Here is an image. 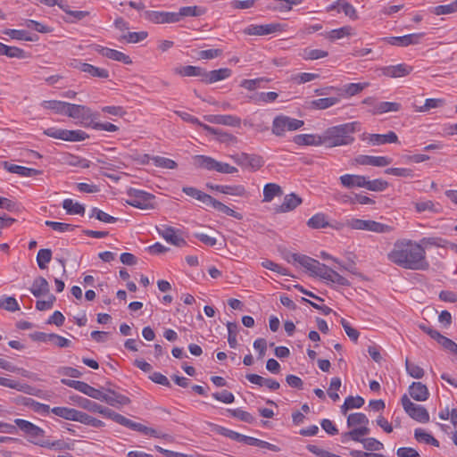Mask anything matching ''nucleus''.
Masks as SVG:
<instances>
[{
  "label": "nucleus",
  "instance_id": "f257e3e1",
  "mask_svg": "<svg viewBox=\"0 0 457 457\" xmlns=\"http://www.w3.org/2000/svg\"><path fill=\"white\" fill-rule=\"evenodd\" d=\"M387 259L406 270H428L429 269L424 247L411 239L395 241L393 249L387 253Z\"/></svg>",
  "mask_w": 457,
  "mask_h": 457
},
{
  "label": "nucleus",
  "instance_id": "f03ea898",
  "mask_svg": "<svg viewBox=\"0 0 457 457\" xmlns=\"http://www.w3.org/2000/svg\"><path fill=\"white\" fill-rule=\"evenodd\" d=\"M358 125L359 123L354 121L328 128L321 134L323 145L331 148L353 144V134L357 130Z\"/></svg>",
  "mask_w": 457,
  "mask_h": 457
},
{
  "label": "nucleus",
  "instance_id": "7ed1b4c3",
  "mask_svg": "<svg viewBox=\"0 0 457 457\" xmlns=\"http://www.w3.org/2000/svg\"><path fill=\"white\" fill-rule=\"evenodd\" d=\"M346 227L356 230H367L378 234H387L394 230V227L371 220L351 219L346 220Z\"/></svg>",
  "mask_w": 457,
  "mask_h": 457
},
{
  "label": "nucleus",
  "instance_id": "20e7f679",
  "mask_svg": "<svg viewBox=\"0 0 457 457\" xmlns=\"http://www.w3.org/2000/svg\"><path fill=\"white\" fill-rule=\"evenodd\" d=\"M195 163L198 168L207 170H215L222 174H233L237 172V169L226 162H218L212 157L206 155H195Z\"/></svg>",
  "mask_w": 457,
  "mask_h": 457
},
{
  "label": "nucleus",
  "instance_id": "39448f33",
  "mask_svg": "<svg viewBox=\"0 0 457 457\" xmlns=\"http://www.w3.org/2000/svg\"><path fill=\"white\" fill-rule=\"evenodd\" d=\"M303 120L294 119L286 115H278L272 122V133L278 137L285 135L286 131H294L303 126Z\"/></svg>",
  "mask_w": 457,
  "mask_h": 457
},
{
  "label": "nucleus",
  "instance_id": "423d86ee",
  "mask_svg": "<svg viewBox=\"0 0 457 457\" xmlns=\"http://www.w3.org/2000/svg\"><path fill=\"white\" fill-rule=\"evenodd\" d=\"M129 199L127 200L128 204L142 209H154V195L143 190L129 188L128 190Z\"/></svg>",
  "mask_w": 457,
  "mask_h": 457
},
{
  "label": "nucleus",
  "instance_id": "0eeeda50",
  "mask_svg": "<svg viewBox=\"0 0 457 457\" xmlns=\"http://www.w3.org/2000/svg\"><path fill=\"white\" fill-rule=\"evenodd\" d=\"M67 116L79 120L80 123L86 127H92L95 120L98 117V113L93 112L92 110L86 105L70 104Z\"/></svg>",
  "mask_w": 457,
  "mask_h": 457
},
{
  "label": "nucleus",
  "instance_id": "6e6552de",
  "mask_svg": "<svg viewBox=\"0 0 457 457\" xmlns=\"http://www.w3.org/2000/svg\"><path fill=\"white\" fill-rule=\"evenodd\" d=\"M401 403L403 410L411 419L421 423L429 421V414L426 408L412 403L406 395H403Z\"/></svg>",
  "mask_w": 457,
  "mask_h": 457
},
{
  "label": "nucleus",
  "instance_id": "1a4fd4ad",
  "mask_svg": "<svg viewBox=\"0 0 457 457\" xmlns=\"http://www.w3.org/2000/svg\"><path fill=\"white\" fill-rule=\"evenodd\" d=\"M230 157L237 165L252 170H257L264 164L262 157L257 154L241 153L233 154Z\"/></svg>",
  "mask_w": 457,
  "mask_h": 457
},
{
  "label": "nucleus",
  "instance_id": "9d476101",
  "mask_svg": "<svg viewBox=\"0 0 457 457\" xmlns=\"http://www.w3.org/2000/svg\"><path fill=\"white\" fill-rule=\"evenodd\" d=\"M287 25L282 23H270L263 25H250L244 29L245 35L263 36L286 30Z\"/></svg>",
  "mask_w": 457,
  "mask_h": 457
},
{
  "label": "nucleus",
  "instance_id": "9b49d317",
  "mask_svg": "<svg viewBox=\"0 0 457 457\" xmlns=\"http://www.w3.org/2000/svg\"><path fill=\"white\" fill-rule=\"evenodd\" d=\"M144 16L145 20L155 24L179 22L177 12H172L146 11Z\"/></svg>",
  "mask_w": 457,
  "mask_h": 457
},
{
  "label": "nucleus",
  "instance_id": "f8f14e48",
  "mask_svg": "<svg viewBox=\"0 0 457 457\" xmlns=\"http://www.w3.org/2000/svg\"><path fill=\"white\" fill-rule=\"evenodd\" d=\"M31 338L35 341L51 342L54 345L60 348L70 347L71 345V342L69 339L54 333L46 334L43 332H35L31 335Z\"/></svg>",
  "mask_w": 457,
  "mask_h": 457
},
{
  "label": "nucleus",
  "instance_id": "ddd939ff",
  "mask_svg": "<svg viewBox=\"0 0 457 457\" xmlns=\"http://www.w3.org/2000/svg\"><path fill=\"white\" fill-rule=\"evenodd\" d=\"M158 234L162 237L168 243L182 247L187 245V242L179 234V230L173 227L163 225L157 228Z\"/></svg>",
  "mask_w": 457,
  "mask_h": 457
},
{
  "label": "nucleus",
  "instance_id": "4468645a",
  "mask_svg": "<svg viewBox=\"0 0 457 457\" xmlns=\"http://www.w3.org/2000/svg\"><path fill=\"white\" fill-rule=\"evenodd\" d=\"M424 33H414L409 34L402 37H390L383 38V40L386 41L388 44L392 46H408L410 45H416L420 43V39L423 37Z\"/></svg>",
  "mask_w": 457,
  "mask_h": 457
},
{
  "label": "nucleus",
  "instance_id": "2eb2a0df",
  "mask_svg": "<svg viewBox=\"0 0 457 457\" xmlns=\"http://www.w3.org/2000/svg\"><path fill=\"white\" fill-rule=\"evenodd\" d=\"M355 163L360 165H370L376 167H385L392 162V159L386 156H371L360 154L354 159Z\"/></svg>",
  "mask_w": 457,
  "mask_h": 457
},
{
  "label": "nucleus",
  "instance_id": "dca6fc26",
  "mask_svg": "<svg viewBox=\"0 0 457 457\" xmlns=\"http://www.w3.org/2000/svg\"><path fill=\"white\" fill-rule=\"evenodd\" d=\"M108 393L103 392V397L100 401H104L111 406L120 407L130 403V399L126 395H120L113 390H107Z\"/></svg>",
  "mask_w": 457,
  "mask_h": 457
},
{
  "label": "nucleus",
  "instance_id": "f3484780",
  "mask_svg": "<svg viewBox=\"0 0 457 457\" xmlns=\"http://www.w3.org/2000/svg\"><path fill=\"white\" fill-rule=\"evenodd\" d=\"M412 71V67L405 63L397 65H390L382 69L383 75L389 78H401L409 75Z\"/></svg>",
  "mask_w": 457,
  "mask_h": 457
},
{
  "label": "nucleus",
  "instance_id": "a211bd4d",
  "mask_svg": "<svg viewBox=\"0 0 457 457\" xmlns=\"http://www.w3.org/2000/svg\"><path fill=\"white\" fill-rule=\"evenodd\" d=\"M96 50L99 54H101L103 56L107 57L109 59L118 61V62H122L125 64L132 63V60L130 59V57L120 51L111 49L108 47H104L101 46H96Z\"/></svg>",
  "mask_w": 457,
  "mask_h": 457
},
{
  "label": "nucleus",
  "instance_id": "6ab92c4d",
  "mask_svg": "<svg viewBox=\"0 0 457 457\" xmlns=\"http://www.w3.org/2000/svg\"><path fill=\"white\" fill-rule=\"evenodd\" d=\"M204 120L210 123L221 124L230 127H239L240 118L234 115H206Z\"/></svg>",
  "mask_w": 457,
  "mask_h": 457
},
{
  "label": "nucleus",
  "instance_id": "aec40b11",
  "mask_svg": "<svg viewBox=\"0 0 457 457\" xmlns=\"http://www.w3.org/2000/svg\"><path fill=\"white\" fill-rule=\"evenodd\" d=\"M207 187L212 190H216L225 195H230L235 196H246L247 192L244 186L234 185V186H223V185H206Z\"/></svg>",
  "mask_w": 457,
  "mask_h": 457
},
{
  "label": "nucleus",
  "instance_id": "412c9836",
  "mask_svg": "<svg viewBox=\"0 0 457 457\" xmlns=\"http://www.w3.org/2000/svg\"><path fill=\"white\" fill-rule=\"evenodd\" d=\"M408 391L411 397L418 402H424L428 400L429 396L427 386L421 382H412Z\"/></svg>",
  "mask_w": 457,
  "mask_h": 457
},
{
  "label": "nucleus",
  "instance_id": "4be33fe9",
  "mask_svg": "<svg viewBox=\"0 0 457 457\" xmlns=\"http://www.w3.org/2000/svg\"><path fill=\"white\" fill-rule=\"evenodd\" d=\"M232 74V71L228 68H221L219 70H213L211 71H206L204 74V79H202V81L207 84H212L220 80H223L227 78H229Z\"/></svg>",
  "mask_w": 457,
  "mask_h": 457
},
{
  "label": "nucleus",
  "instance_id": "5701e85b",
  "mask_svg": "<svg viewBox=\"0 0 457 457\" xmlns=\"http://www.w3.org/2000/svg\"><path fill=\"white\" fill-rule=\"evenodd\" d=\"M302 203H303V200L299 195H297L294 193L287 195L284 197V201H283L282 204L276 208V212L281 213V212H287L293 211L298 205H300Z\"/></svg>",
  "mask_w": 457,
  "mask_h": 457
},
{
  "label": "nucleus",
  "instance_id": "b1692460",
  "mask_svg": "<svg viewBox=\"0 0 457 457\" xmlns=\"http://www.w3.org/2000/svg\"><path fill=\"white\" fill-rule=\"evenodd\" d=\"M3 165L11 173L18 174L21 177H33L42 173L41 170L28 168L21 165L9 164L8 162H4Z\"/></svg>",
  "mask_w": 457,
  "mask_h": 457
},
{
  "label": "nucleus",
  "instance_id": "393cba45",
  "mask_svg": "<svg viewBox=\"0 0 457 457\" xmlns=\"http://www.w3.org/2000/svg\"><path fill=\"white\" fill-rule=\"evenodd\" d=\"M29 291L35 297L48 295L50 292L49 283L44 277L39 276L34 279Z\"/></svg>",
  "mask_w": 457,
  "mask_h": 457
},
{
  "label": "nucleus",
  "instance_id": "a878e982",
  "mask_svg": "<svg viewBox=\"0 0 457 457\" xmlns=\"http://www.w3.org/2000/svg\"><path fill=\"white\" fill-rule=\"evenodd\" d=\"M370 434V428L367 425L361 426L359 428H355L348 432H345L342 434V442L346 443L348 440H353L355 442H361L364 438L362 436Z\"/></svg>",
  "mask_w": 457,
  "mask_h": 457
},
{
  "label": "nucleus",
  "instance_id": "bb28decb",
  "mask_svg": "<svg viewBox=\"0 0 457 457\" xmlns=\"http://www.w3.org/2000/svg\"><path fill=\"white\" fill-rule=\"evenodd\" d=\"M100 411H98V413L104 415V417L108 418V419H111L113 421L126 427V428H130L131 425H132V420H129V419H127L126 417L122 416L121 414H119L117 412H115L114 411L107 408V407H104V406H100Z\"/></svg>",
  "mask_w": 457,
  "mask_h": 457
},
{
  "label": "nucleus",
  "instance_id": "cd10ccee",
  "mask_svg": "<svg viewBox=\"0 0 457 457\" xmlns=\"http://www.w3.org/2000/svg\"><path fill=\"white\" fill-rule=\"evenodd\" d=\"M245 378L249 382L260 386H265L270 390H278L280 386L278 381L271 378H265L257 374H247Z\"/></svg>",
  "mask_w": 457,
  "mask_h": 457
},
{
  "label": "nucleus",
  "instance_id": "c85d7f7f",
  "mask_svg": "<svg viewBox=\"0 0 457 457\" xmlns=\"http://www.w3.org/2000/svg\"><path fill=\"white\" fill-rule=\"evenodd\" d=\"M294 142L299 145H321L322 143V136L321 135H313V134H300L296 135L294 137Z\"/></svg>",
  "mask_w": 457,
  "mask_h": 457
},
{
  "label": "nucleus",
  "instance_id": "c756f323",
  "mask_svg": "<svg viewBox=\"0 0 457 457\" xmlns=\"http://www.w3.org/2000/svg\"><path fill=\"white\" fill-rule=\"evenodd\" d=\"M402 108L401 104L396 102H379L376 104L375 109H370L369 112L373 115H380L386 112H395Z\"/></svg>",
  "mask_w": 457,
  "mask_h": 457
},
{
  "label": "nucleus",
  "instance_id": "7c9ffc66",
  "mask_svg": "<svg viewBox=\"0 0 457 457\" xmlns=\"http://www.w3.org/2000/svg\"><path fill=\"white\" fill-rule=\"evenodd\" d=\"M204 129L211 134H214L217 136V139L220 143H225L228 145L236 144L237 142V138L232 134L224 132L219 129L212 128L209 125H204Z\"/></svg>",
  "mask_w": 457,
  "mask_h": 457
},
{
  "label": "nucleus",
  "instance_id": "2f4dec72",
  "mask_svg": "<svg viewBox=\"0 0 457 457\" xmlns=\"http://www.w3.org/2000/svg\"><path fill=\"white\" fill-rule=\"evenodd\" d=\"M370 142L374 145H384L386 143H396L398 137L394 131H390L387 134H370L369 136Z\"/></svg>",
  "mask_w": 457,
  "mask_h": 457
},
{
  "label": "nucleus",
  "instance_id": "473e14b6",
  "mask_svg": "<svg viewBox=\"0 0 457 457\" xmlns=\"http://www.w3.org/2000/svg\"><path fill=\"white\" fill-rule=\"evenodd\" d=\"M182 191L186 195H189V196H191V197H193V198H195L196 200H199L200 202H202L206 206H209L210 202L212 201V195H208V194H206V193H204V192H203V191H201V190H199V189H197L195 187H184L182 188Z\"/></svg>",
  "mask_w": 457,
  "mask_h": 457
},
{
  "label": "nucleus",
  "instance_id": "72a5a7b5",
  "mask_svg": "<svg viewBox=\"0 0 457 457\" xmlns=\"http://www.w3.org/2000/svg\"><path fill=\"white\" fill-rule=\"evenodd\" d=\"M341 184L347 188L363 187L364 176L345 174L340 177Z\"/></svg>",
  "mask_w": 457,
  "mask_h": 457
},
{
  "label": "nucleus",
  "instance_id": "f704fd0d",
  "mask_svg": "<svg viewBox=\"0 0 457 457\" xmlns=\"http://www.w3.org/2000/svg\"><path fill=\"white\" fill-rule=\"evenodd\" d=\"M41 105L45 109L51 110L57 114H66L67 115L68 106L70 105V103L57 101V100H49V101H43Z\"/></svg>",
  "mask_w": 457,
  "mask_h": 457
},
{
  "label": "nucleus",
  "instance_id": "c9c22d12",
  "mask_svg": "<svg viewBox=\"0 0 457 457\" xmlns=\"http://www.w3.org/2000/svg\"><path fill=\"white\" fill-rule=\"evenodd\" d=\"M206 12V9L201 6L194 5V6H184L179 8V11L177 12L179 16V21H181L184 17H198L202 16Z\"/></svg>",
  "mask_w": 457,
  "mask_h": 457
},
{
  "label": "nucleus",
  "instance_id": "e433bc0d",
  "mask_svg": "<svg viewBox=\"0 0 457 457\" xmlns=\"http://www.w3.org/2000/svg\"><path fill=\"white\" fill-rule=\"evenodd\" d=\"M50 411L62 419L77 421L79 411L67 407H54L50 408Z\"/></svg>",
  "mask_w": 457,
  "mask_h": 457
},
{
  "label": "nucleus",
  "instance_id": "4c0bfd02",
  "mask_svg": "<svg viewBox=\"0 0 457 457\" xmlns=\"http://www.w3.org/2000/svg\"><path fill=\"white\" fill-rule=\"evenodd\" d=\"M283 195L282 188L275 183H268L263 187V202H271L275 196Z\"/></svg>",
  "mask_w": 457,
  "mask_h": 457
},
{
  "label": "nucleus",
  "instance_id": "58836bf2",
  "mask_svg": "<svg viewBox=\"0 0 457 457\" xmlns=\"http://www.w3.org/2000/svg\"><path fill=\"white\" fill-rule=\"evenodd\" d=\"M79 70L83 72L89 74L92 77L107 79L109 77V72L105 69L96 67L89 63H80Z\"/></svg>",
  "mask_w": 457,
  "mask_h": 457
},
{
  "label": "nucleus",
  "instance_id": "ea45409f",
  "mask_svg": "<svg viewBox=\"0 0 457 457\" xmlns=\"http://www.w3.org/2000/svg\"><path fill=\"white\" fill-rule=\"evenodd\" d=\"M22 404L30 408L35 412L39 414H48L50 412V406L45 403H41L30 397H24L22 399Z\"/></svg>",
  "mask_w": 457,
  "mask_h": 457
},
{
  "label": "nucleus",
  "instance_id": "a19ab883",
  "mask_svg": "<svg viewBox=\"0 0 457 457\" xmlns=\"http://www.w3.org/2000/svg\"><path fill=\"white\" fill-rule=\"evenodd\" d=\"M340 102L339 96L319 98L311 102V106L317 110H325Z\"/></svg>",
  "mask_w": 457,
  "mask_h": 457
},
{
  "label": "nucleus",
  "instance_id": "79ce46f5",
  "mask_svg": "<svg viewBox=\"0 0 457 457\" xmlns=\"http://www.w3.org/2000/svg\"><path fill=\"white\" fill-rule=\"evenodd\" d=\"M418 244H420L426 250L428 246L445 248L448 246L449 241L439 237H422Z\"/></svg>",
  "mask_w": 457,
  "mask_h": 457
},
{
  "label": "nucleus",
  "instance_id": "37998d69",
  "mask_svg": "<svg viewBox=\"0 0 457 457\" xmlns=\"http://www.w3.org/2000/svg\"><path fill=\"white\" fill-rule=\"evenodd\" d=\"M322 279L329 281L331 283L337 284L339 286H344V287L350 286V282L348 281V279H346L345 277L341 276L340 274H338L337 271L333 270L332 269L328 268V266H327L326 274H324V277L322 278Z\"/></svg>",
  "mask_w": 457,
  "mask_h": 457
},
{
  "label": "nucleus",
  "instance_id": "c03bdc74",
  "mask_svg": "<svg viewBox=\"0 0 457 457\" xmlns=\"http://www.w3.org/2000/svg\"><path fill=\"white\" fill-rule=\"evenodd\" d=\"M209 206H212L215 210L227 214L228 216L236 218L237 220H241L243 218L242 214L239 212H235L226 204H222L221 202L216 200L215 198L212 197V201L210 202Z\"/></svg>",
  "mask_w": 457,
  "mask_h": 457
},
{
  "label": "nucleus",
  "instance_id": "a18cd8bd",
  "mask_svg": "<svg viewBox=\"0 0 457 457\" xmlns=\"http://www.w3.org/2000/svg\"><path fill=\"white\" fill-rule=\"evenodd\" d=\"M309 228L313 229L324 228L330 226L327 220V216L324 213H317L310 218L307 221Z\"/></svg>",
  "mask_w": 457,
  "mask_h": 457
},
{
  "label": "nucleus",
  "instance_id": "49530a36",
  "mask_svg": "<svg viewBox=\"0 0 457 457\" xmlns=\"http://www.w3.org/2000/svg\"><path fill=\"white\" fill-rule=\"evenodd\" d=\"M445 104V101L442 98H428L426 99L425 104L422 106L414 105L413 107L415 108L416 112H426L430 109L440 108L444 106Z\"/></svg>",
  "mask_w": 457,
  "mask_h": 457
},
{
  "label": "nucleus",
  "instance_id": "de8ad7c7",
  "mask_svg": "<svg viewBox=\"0 0 457 457\" xmlns=\"http://www.w3.org/2000/svg\"><path fill=\"white\" fill-rule=\"evenodd\" d=\"M177 72L181 76L202 77V79H204L205 70L201 67L187 65L177 70Z\"/></svg>",
  "mask_w": 457,
  "mask_h": 457
},
{
  "label": "nucleus",
  "instance_id": "09e8293b",
  "mask_svg": "<svg viewBox=\"0 0 457 457\" xmlns=\"http://www.w3.org/2000/svg\"><path fill=\"white\" fill-rule=\"evenodd\" d=\"M353 34V28L351 26H344L340 29H332L326 33L325 37L331 41L340 39L345 37L351 36Z\"/></svg>",
  "mask_w": 457,
  "mask_h": 457
},
{
  "label": "nucleus",
  "instance_id": "8fccbe9b",
  "mask_svg": "<svg viewBox=\"0 0 457 457\" xmlns=\"http://www.w3.org/2000/svg\"><path fill=\"white\" fill-rule=\"evenodd\" d=\"M387 187L388 183L386 180H383L381 179L368 180L366 177H364L363 187H365L368 190L381 192L384 191Z\"/></svg>",
  "mask_w": 457,
  "mask_h": 457
},
{
  "label": "nucleus",
  "instance_id": "3c124183",
  "mask_svg": "<svg viewBox=\"0 0 457 457\" xmlns=\"http://www.w3.org/2000/svg\"><path fill=\"white\" fill-rule=\"evenodd\" d=\"M288 262H297L306 270H308L312 263H314V259L304 254L290 253L287 257Z\"/></svg>",
  "mask_w": 457,
  "mask_h": 457
},
{
  "label": "nucleus",
  "instance_id": "603ef678",
  "mask_svg": "<svg viewBox=\"0 0 457 457\" xmlns=\"http://www.w3.org/2000/svg\"><path fill=\"white\" fill-rule=\"evenodd\" d=\"M415 209L418 212L429 211L434 213H439L442 211V208L438 204H435L433 201L430 200L416 203Z\"/></svg>",
  "mask_w": 457,
  "mask_h": 457
},
{
  "label": "nucleus",
  "instance_id": "864d4df0",
  "mask_svg": "<svg viewBox=\"0 0 457 457\" xmlns=\"http://www.w3.org/2000/svg\"><path fill=\"white\" fill-rule=\"evenodd\" d=\"M370 86L369 82L363 83H350L345 85L342 91L347 96H353L361 93L363 89Z\"/></svg>",
  "mask_w": 457,
  "mask_h": 457
},
{
  "label": "nucleus",
  "instance_id": "5fc2aeb1",
  "mask_svg": "<svg viewBox=\"0 0 457 457\" xmlns=\"http://www.w3.org/2000/svg\"><path fill=\"white\" fill-rule=\"evenodd\" d=\"M364 404V399L361 396H348L345 398L344 404L341 406L343 413L350 409L361 408Z\"/></svg>",
  "mask_w": 457,
  "mask_h": 457
},
{
  "label": "nucleus",
  "instance_id": "6e6d98bb",
  "mask_svg": "<svg viewBox=\"0 0 457 457\" xmlns=\"http://www.w3.org/2000/svg\"><path fill=\"white\" fill-rule=\"evenodd\" d=\"M62 208L66 210L68 214L83 215L85 212V207L79 203H73L71 199H64L62 202Z\"/></svg>",
  "mask_w": 457,
  "mask_h": 457
},
{
  "label": "nucleus",
  "instance_id": "4d7b16f0",
  "mask_svg": "<svg viewBox=\"0 0 457 457\" xmlns=\"http://www.w3.org/2000/svg\"><path fill=\"white\" fill-rule=\"evenodd\" d=\"M3 33L12 39L17 40H25V41H34L35 38L29 35L26 30L23 29H6L3 31Z\"/></svg>",
  "mask_w": 457,
  "mask_h": 457
},
{
  "label": "nucleus",
  "instance_id": "13d9d810",
  "mask_svg": "<svg viewBox=\"0 0 457 457\" xmlns=\"http://www.w3.org/2000/svg\"><path fill=\"white\" fill-rule=\"evenodd\" d=\"M369 424V419L364 413L355 412L352 413L347 418V426L349 428L356 426H363Z\"/></svg>",
  "mask_w": 457,
  "mask_h": 457
},
{
  "label": "nucleus",
  "instance_id": "bf43d9fd",
  "mask_svg": "<svg viewBox=\"0 0 457 457\" xmlns=\"http://www.w3.org/2000/svg\"><path fill=\"white\" fill-rule=\"evenodd\" d=\"M77 421L94 428H102L104 426V423L102 420H97L83 411H79Z\"/></svg>",
  "mask_w": 457,
  "mask_h": 457
},
{
  "label": "nucleus",
  "instance_id": "052dcab7",
  "mask_svg": "<svg viewBox=\"0 0 457 457\" xmlns=\"http://www.w3.org/2000/svg\"><path fill=\"white\" fill-rule=\"evenodd\" d=\"M52 260V251L48 248L40 249L37 254V263L41 270L46 268V264Z\"/></svg>",
  "mask_w": 457,
  "mask_h": 457
},
{
  "label": "nucleus",
  "instance_id": "680f3d73",
  "mask_svg": "<svg viewBox=\"0 0 457 457\" xmlns=\"http://www.w3.org/2000/svg\"><path fill=\"white\" fill-rule=\"evenodd\" d=\"M414 436L417 441L419 442H425L427 444L432 445L436 447L439 446V442L436 440L434 436H432L430 434L427 433L426 431L422 430L421 428L415 429Z\"/></svg>",
  "mask_w": 457,
  "mask_h": 457
},
{
  "label": "nucleus",
  "instance_id": "e2e57ef3",
  "mask_svg": "<svg viewBox=\"0 0 457 457\" xmlns=\"http://www.w3.org/2000/svg\"><path fill=\"white\" fill-rule=\"evenodd\" d=\"M130 429H133L135 431H138L144 435H146V436H154V437H156V438H160L161 437V434L162 432L161 431H158L154 428H148L141 423H137V422H132V425L130 427Z\"/></svg>",
  "mask_w": 457,
  "mask_h": 457
},
{
  "label": "nucleus",
  "instance_id": "0e129e2a",
  "mask_svg": "<svg viewBox=\"0 0 457 457\" xmlns=\"http://www.w3.org/2000/svg\"><path fill=\"white\" fill-rule=\"evenodd\" d=\"M89 136L83 130H68L65 129L64 141L79 142L88 138Z\"/></svg>",
  "mask_w": 457,
  "mask_h": 457
},
{
  "label": "nucleus",
  "instance_id": "69168bd1",
  "mask_svg": "<svg viewBox=\"0 0 457 457\" xmlns=\"http://www.w3.org/2000/svg\"><path fill=\"white\" fill-rule=\"evenodd\" d=\"M457 12V0L443 5H437L433 8L432 12L436 15L450 14Z\"/></svg>",
  "mask_w": 457,
  "mask_h": 457
},
{
  "label": "nucleus",
  "instance_id": "338daca9",
  "mask_svg": "<svg viewBox=\"0 0 457 457\" xmlns=\"http://www.w3.org/2000/svg\"><path fill=\"white\" fill-rule=\"evenodd\" d=\"M79 392L96 400H101V397H103V392L101 390L96 389L83 381L81 383Z\"/></svg>",
  "mask_w": 457,
  "mask_h": 457
},
{
  "label": "nucleus",
  "instance_id": "774afa93",
  "mask_svg": "<svg viewBox=\"0 0 457 457\" xmlns=\"http://www.w3.org/2000/svg\"><path fill=\"white\" fill-rule=\"evenodd\" d=\"M0 308L8 312H16L20 310V305L14 297L5 296L0 299Z\"/></svg>",
  "mask_w": 457,
  "mask_h": 457
}]
</instances>
